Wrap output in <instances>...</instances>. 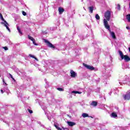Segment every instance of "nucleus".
Returning a JSON list of instances; mask_svg holds the SVG:
<instances>
[{"mask_svg":"<svg viewBox=\"0 0 130 130\" xmlns=\"http://www.w3.org/2000/svg\"><path fill=\"white\" fill-rule=\"evenodd\" d=\"M29 56H30V57H32V58H35V56H34V55H32V54H30L29 55Z\"/></svg>","mask_w":130,"mask_h":130,"instance_id":"30","label":"nucleus"},{"mask_svg":"<svg viewBox=\"0 0 130 130\" xmlns=\"http://www.w3.org/2000/svg\"><path fill=\"white\" fill-rule=\"evenodd\" d=\"M116 89L117 90V92H118V90H117V88H116Z\"/></svg>","mask_w":130,"mask_h":130,"instance_id":"47","label":"nucleus"},{"mask_svg":"<svg viewBox=\"0 0 130 130\" xmlns=\"http://www.w3.org/2000/svg\"><path fill=\"white\" fill-rule=\"evenodd\" d=\"M35 58V59H36V60L38 61V59L35 56V58Z\"/></svg>","mask_w":130,"mask_h":130,"instance_id":"39","label":"nucleus"},{"mask_svg":"<svg viewBox=\"0 0 130 130\" xmlns=\"http://www.w3.org/2000/svg\"><path fill=\"white\" fill-rule=\"evenodd\" d=\"M128 50H129V51L130 52V47L128 48Z\"/></svg>","mask_w":130,"mask_h":130,"instance_id":"45","label":"nucleus"},{"mask_svg":"<svg viewBox=\"0 0 130 130\" xmlns=\"http://www.w3.org/2000/svg\"><path fill=\"white\" fill-rule=\"evenodd\" d=\"M88 10L89 11V13L91 14L93 13V11L94 10V6H90L88 7Z\"/></svg>","mask_w":130,"mask_h":130,"instance_id":"15","label":"nucleus"},{"mask_svg":"<svg viewBox=\"0 0 130 130\" xmlns=\"http://www.w3.org/2000/svg\"><path fill=\"white\" fill-rule=\"evenodd\" d=\"M111 17V12L110 11L108 10L105 13V17L106 18V21H109Z\"/></svg>","mask_w":130,"mask_h":130,"instance_id":"3","label":"nucleus"},{"mask_svg":"<svg viewBox=\"0 0 130 130\" xmlns=\"http://www.w3.org/2000/svg\"><path fill=\"white\" fill-rule=\"evenodd\" d=\"M45 81L46 82V84H47V80H46V79H45Z\"/></svg>","mask_w":130,"mask_h":130,"instance_id":"43","label":"nucleus"},{"mask_svg":"<svg viewBox=\"0 0 130 130\" xmlns=\"http://www.w3.org/2000/svg\"><path fill=\"white\" fill-rule=\"evenodd\" d=\"M104 84H108V83L107 82V81L104 82Z\"/></svg>","mask_w":130,"mask_h":130,"instance_id":"40","label":"nucleus"},{"mask_svg":"<svg viewBox=\"0 0 130 130\" xmlns=\"http://www.w3.org/2000/svg\"><path fill=\"white\" fill-rule=\"evenodd\" d=\"M72 93L73 94H81L82 93L81 92H80V91H75V90L72 91Z\"/></svg>","mask_w":130,"mask_h":130,"instance_id":"18","label":"nucleus"},{"mask_svg":"<svg viewBox=\"0 0 130 130\" xmlns=\"http://www.w3.org/2000/svg\"><path fill=\"white\" fill-rule=\"evenodd\" d=\"M126 19L127 20L128 22H130V14H127L126 16Z\"/></svg>","mask_w":130,"mask_h":130,"instance_id":"21","label":"nucleus"},{"mask_svg":"<svg viewBox=\"0 0 130 130\" xmlns=\"http://www.w3.org/2000/svg\"><path fill=\"white\" fill-rule=\"evenodd\" d=\"M124 59L125 60V61H126V62H127V61H129L130 60V57H128V56L126 55H125L124 56Z\"/></svg>","mask_w":130,"mask_h":130,"instance_id":"12","label":"nucleus"},{"mask_svg":"<svg viewBox=\"0 0 130 130\" xmlns=\"http://www.w3.org/2000/svg\"><path fill=\"white\" fill-rule=\"evenodd\" d=\"M32 43L34 45H36V46H37V45H38V44L36 43V42H35V39L32 41Z\"/></svg>","mask_w":130,"mask_h":130,"instance_id":"26","label":"nucleus"},{"mask_svg":"<svg viewBox=\"0 0 130 130\" xmlns=\"http://www.w3.org/2000/svg\"><path fill=\"white\" fill-rule=\"evenodd\" d=\"M126 28L127 30H129L130 29L129 26H126Z\"/></svg>","mask_w":130,"mask_h":130,"instance_id":"38","label":"nucleus"},{"mask_svg":"<svg viewBox=\"0 0 130 130\" xmlns=\"http://www.w3.org/2000/svg\"><path fill=\"white\" fill-rule=\"evenodd\" d=\"M0 19H1V20H2V21H3L4 22H1V24H2V25H4L5 27H6V28L8 29V31H9V32H11V29L9 27V23H8V22H7V21L5 20V19L4 18V17L3 16V14H2V13H0Z\"/></svg>","mask_w":130,"mask_h":130,"instance_id":"2","label":"nucleus"},{"mask_svg":"<svg viewBox=\"0 0 130 130\" xmlns=\"http://www.w3.org/2000/svg\"><path fill=\"white\" fill-rule=\"evenodd\" d=\"M3 85H6L7 86V83L5 82V79H3Z\"/></svg>","mask_w":130,"mask_h":130,"instance_id":"34","label":"nucleus"},{"mask_svg":"<svg viewBox=\"0 0 130 130\" xmlns=\"http://www.w3.org/2000/svg\"><path fill=\"white\" fill-rule=\"evenodd\" d=\"M57 90H58V91H60V92H62L64 91V89L62 88H57Z\"/></svg>","mask_w":130,"mask_h":130,"instance_id":"25","label":"nucleus"},{"mask_svg":"<svg viewBox=\"0 0 130 130\" xmlns=\"http://www.w3.org/2000/svg\"><path fill=\"white\" fill-rule=\"evenodd\" d=\"M22 15L23 16H26L27 15V13L25 12V11H22Z\"/></svg>","mask_w":130,"mask_h":130,"instance_id":"31","label":"nucleus"},{"mask_svg":"<svg viewBox=\"0 0 130 130\" xmlns=\"http://www.w3.org/2000/svg\"><path fill=\"white\" fill-rule=\"evenodd\" d=\"M82 117H83L84 118H86V117H90V116H89V114L86 113H83L82 114Z\"/></svg>","mask_w":130,"mask_h":130,"instance_id":"16","label":"nucleus"},{"mask_svg":"<svg viewBox=\"0 0 130 130\" xmlns=\"http://www.w3.org/2000/svg\"><path fill=\"white\" fill-rule=\"evenodd\" d=\"M117 128L119 130H123V127H117Z\"/></svg>","mask_w":130,"mask_h":130,"instance_id":"28","label":"nucleus"},{"mask_svg":"<svg viewBox=\"0 0 130 130\" xmlns=\"http://www.w3.org/2000/svg\"><path fill=\"white\" fill-rule=\"evenodd\" d=\"M98 104V103H97V102L92 101L90 104V105H91V106H93L94 107H96Z\"/></svg>","mask_w":130,"mask_h":130,"instance_id":"14","label":"nucleus"},{"mask_svg":"<svg viewBox=\"0 0 130 130\" xmlns=\"http://www.w3.org/2000/svg\"><path fill=\"white\" fill-rule=\"evenodd\" d=\"M7 43H8V44H9L10 45H12V42H11L10 40H8L7 41Z\"/></svg>","mask_w":130,"mask_h":130,"instance_id":"27","label":"nucleus"},{"mask_svg":"<svg viewBox=\"0 0 130 130\" xmlns=\"http://www.w3.org/2000/svg\"><path fill=\"white\" fill-rule=\"evenodd\" d=\"M119 84H120V85H121V84H122V83L119 82Z\"/></svg>","mask_w":130,"mask_h":130,"instance_id":"46","label":"nucleus"},{"mask_svg":"<svg viewBox=\"0 0 130 130\" xmlns=\"http://www.w3.org/2000/svg\"><path fill=\"white\" fill-rule=\"evenodd\" d=\"M130 99V92L128 91L124 96V100H129Z\"/></svg>","mask_w":130,"mask_h":130,"instance_id":"7","label":"nucleus"},{"mask_svg":"<svg viewBox=\"0 0 130 130\" xmlns=\"http://www.w3.org/2000/svg\"><path fill=\"white\" fill-rule=\"evenodd\" d=\"M111 117H113V118H116V117H117V114H116L115 112H113L111 114Z\"/></svg>","mask_w":130,"mask_h":130,"instance_id":"17","label":"nucleus"},{"mask_svg":"<svg viewBox=\"0 0 130 130\" xmlns=\"http://www.w3.org/2000/svg\"><path fill=\"white\" fill-rule=\"evenodd\" d=\"M9 75L11 79H12V80H14V81H15V79L14 78V77H13V75H12V74H10Z\"/></svg>","mask_w":130,"mask_h":130,"instance_id":"32","label":"nucleus"},{"mask_svg":"<svg viewBox=\"0 0 130 130\" xmlns=\"http://www.w3.org/2000/svg\"><path fill=\"white\" fill-rule=\"evenodd\" d=\"M44 41H45V43H46V44H47V46H48V47H50V48H53V49H54L55 48V47L52 44H51V43H50V42H49L47 40L45 39Z\"/></svg>","mask_w":130,"mask_h":130,"instance_id":"5","label":"nucleus"},{"mask_svg":"<svg viewBox=\"0 0 130 130\" xmlns=\"http://www.w3.org/2000/svg\"><path fill=\"white\" fill-rule=\"evenodd\" d=\"M96 53H100V52H99L98 53L96 52Z\"/></svg>","mask_w":130,"mask_h":130,"instance_id":"48","label":"nucleus"},{"mask_svg":"<svg viewBox=\"0 0 130 130\" xmlns=\"http://www.w3.org/2000/svg\"><path fill=\"white\" fill-rule=\"evenodd\" d=\"M116 9H117L118 11H120V5L118 4L117 7H116Z\"/></svg>","mask_w":130,"mask_h":130,"instance_id":"23","label":"nucleus"},{"mask_svg":"<svg viewBox=\"0 0 130 130\" xmlns=\"http://www.w3.org/2000/svg\"><path fill=\"white\" fill-rule=\"evenodd\" d=\"M95 19L96 20H100V16L98 14L95 15Z\"/></svg>","mask_w":130,"mask_h":130,"instance_id":"24","label":"nucleus"},{"mask_svg":"<svg viewBox=\"0 0 130 130\" xmlns=\"http://www.w3.org/2000/svg\"><path fill=\"white\" fill-rule=\"evenodd\" d=\"M17 29L20 35H23V32L21 31V29H20V27H19V26L17 27Z\"/></svg>","mask_w":130,"mask_h":130,"instance_id":"19","label":"nucleus"},{"mask_svg":"<svg viewBox=\"0 0 130 130\" xmlns=\"http://www.w3.org/2000/svg\"><path fill=\"white\" fill-rule=\"evenodd\" d=\"M122 83L123 84H127L129 85V84L128 83V82H126L125 80L124 81H123Z\"/></svg>","mask_w":130,"mask_h":130,"instance_id":"29","label":"nucleus"},{"mask_svg":"<svg viewBox=\"0 0 130 130\" xmlns=\"http://www.w3.org/2000/svg\"><path fill=\"white\" fill-rule=\"evenodd\" d=\"M45 114H46V115H47V116L48 115V114L47 113H46V112H45Z\"/></svg>","mask_w":130,"mask_h":130,"instance_id":"44","label":"nucleus"},{"mask_svg":"<svg viewBox=\"0 0 130 130\" xmlns=\"http://www.w3.org/2000/svg\"><path fill=\"white\" fill-rule=\"evenodd\" d=\"M38 123L39 124H41V122H38Z\"/></svg>","mask_w":130,"mask_h":130,"instance_id":"42","label":"nucleus"},{"mask_svg":"<svg viewBox=\"0 0 130 130\" xmlns=\"http://www.w3.org/2000/svg\"><path fill=\"white\" fill-rule=\"evenodd\" d=\"M67 123L69 126H74V125H76V123L72 121H67Z\"/></svg>","mask_w":130,"mask_h":130,"instance_id":"10","label":"nucleus"},{"mask_svg":"<svg viewBox=\"0 0 130 130\" xmlns=\"http://www.w3.org/2000/svg\"><path fill=\"white\" fill-rule=\"evenodd\" d=\"M17 74L19 75V76H23V77H25L26 75H25L26 73L24 72L21 71H16Z\"/></svg>","mask_w":130,"mask_h":130,"instance_id":"8","label":"nucleus"},{"mask_svg":"<svg viewBox=\"0 0 130 130\" xmlns=\"http://www.w3.org/2000/svg\"><path fill=\"white\" fill-rule=\"evenodd\" d=\"M83 64L85 68L87 69V70H89V71H97V70H96L95 68H94L93 66H91L87 64H85L84 63H83Z\"/></svg>","mask_w":130,"mask_h":130,"instance_id":"4","label":"nucleus"},{"mask_svg":"<svg viewBox=\"0 0 130 130\" xmlns=\"http://www.w3.org/2000/svg\"><path fill=\"white\" fill-rule=\"evenodd\" d=\"M71 75L72 78H76V76H77V73H76V72H75L74 71L71 70Z\"/></svg>","mask_w":130,"mask_h":130,"instance_id":"9","label":"nucleus"},{"mask_svg":"<svg viewBox=\"0 0 130 130\" xmlns=\"http://www.w3.org/2000/svg\"><path fill=\"white\" fill-rule=\"evenodd\" d=\"M28 111L29 113H33V111L30 110V109H28Z\"/></svg>","mask_w":130,"mask_h":130,"instance_id":"35","label":"nucleus"},{"mask_svg":"<svg viewBox=\"0 0 130 130\" xmlns=\"http://www.w3.org/2000/svg\"><path fill=\"white\" fill-rule=\"evenodd\" d=\"M1 91L2 94H4V92H6V93H7V94H9V93L10 92V90H9V88H8V87L5 86L4 88H1Z\"/></svg>","mask_w":130,"mask_h":130,"instance_id":"6","label":"nucleus"},{"mask_svg":"<svg viewBox=\"0 0 130 130\" xmlns=\"http://www.w3.org/2000/svg\"><path fill=\"white\" fill-rule=\"evenodd\" d=\"M118 52L121 59H123L124 55H123V53H122V51H121V50H119Z\"/></svg>","mask_w":130,"mask_h":130,"instance_id":"13","label":"nucleus"},{"mask_svg":"<svg viewBox=\"0 0 130 130\" xmlns=\"http://www.w3.org/2000/svg\"><path fill=\"white\" fill-rule=\"evenodd\" d=\"M3 48L5 49V50H8L9 48H8V47H3Z\"/></svg>","mask_w":130,"mask_h":130,"instance_id":"33","label":"nucleus"},{"mask_svg":"<svg viewBox=\"0 0 130 130\" xmlns=\"http://www.w3.org/2000/svg\"><path fill=\"white\" fill-rule=\"evenodd\" d=\"M41 126H44V125H41Z\"/></svg>","mask_w":130,"mask_h":130,"instance_id":"49","label":"nucleus"},{"mask_svg":"<svg viewBox=\"0 0 130 130\" xmlns=\"http://www.w3.org/2000/svg\"><path fill=\"white\" fill-rule=\"evenodd\" d=\"M58 12H59V15H61V14H62V13H63L64 12V9L61 7H59L58 8Z\"/></svg>","mask_w":130,"mask_h":130,"instance_id":"11","label":"nucleus"},{"mask_svg":"<svg viewBox=\"0 0 130 130\" xmlns=\"http://www.w3.org/2000/svg\"><path fill=\"white\" fill-rule=\"evenodd\" d=\"M54 126L56 127V128L57 130H61V128L60 127H59V126L58 125L55 124Z\"/></svg>","mask_w":130,"mask_h":130,"instance_id":"22","label":"nucleus"},{"mask_svg":"<svg viewBox=\"0 0 130 130\" xmlns=\"http://www.w3.org/2000/svg\"><path fill=\"white\" fill-rule=\"evenodd\" d=\"M42 108L43 109V110H45V109H46V108H43V107H42Z\"/></svg>","mask_w":130,"mask_h":130,"instance_id":"41","label":"nucleus"},{"mask_svg":"<svg viewBox=\"0 0 130 130\" xmlns=\"http://www.w3.org/2000/svg\"><path fill=\"white\" fill-rule=\"evenodd\" d=\"M27 37L29 40H31V41H32L35 40V39L33 37H31L30 35H28Z\"/></svg>","mask_w":130,"mask_h":130,"instance_id":"20","label":"nucleus"},{"mask_svg":"<svg viewBox=\"0 0 130 130\" xmlns=\"http://www.w3.org/2000/svg\"><path fill=\"white\" fill-rule=\"evenodd\" d=\"M19 71V70H18V69H15V72H16V73H17V72Z\"/></svg>","mask_w":130,"mask_h":130,"instance_id":"37","label":"nucleus"},{"mask_svg":"<svg viewBox=\"0 0 130 130\" xmlns=\"http://www.w3.org/2000/svg\"><path fill=\"white\" fill-rule=\"evenodd\" d=\"M104 25L105 26V28L108 30L110 33V35H111L112 38H113V39H116L115 33L114 31H111V29H110V26L108 25V22L106 20V19H104Z\"/></svg>","mask_w":130,"mask_h":130,"instance_id":"1","label":"nucleus"},{"mask_svg":"<svg viewBox=\"0 0 130 130\" xmlns=\"http://www.w3.org/2000/svg\"><path fill=\"white\" fill-rule=\"evenodd\" d=\"M47 118L49 120H51V117H49V116H47Z\"/></svg>","mask_w":130,"mask_h":130,"instance_id":"36","label":"nucleus"}]
</instances>
